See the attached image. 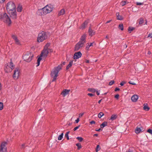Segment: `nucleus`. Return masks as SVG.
<instances>
[{"instance_id":"nucleus-31","label":"nucleus","mask_w":152,"mask_h":152,"mask_svg":"<svg viewBox=\"0 0 152 152\" xmlns=\"http://www.w3.org/2000/svg\"><path fill=\"white\" fill-rule=\"evenodd\" d=\"M64 133H62L60 135H59L58 138V140H61L62 139L63 137Z\"/></svg>"},{"instance_id":"nucleus-48","label":"nucleus","mask_w":152,"mask_h":152,"mask_svg":"<svg viewBox=\"0 0 152 152\" xmlns=\"http://www.w3.org/2000/svg\"><path fill=\"white\" fill-rule=\"evenodd\" d=\"M128 83L130 84H132V85H136V83H134V82H132L131 81H129Z\"/></svg>"},{"instance_id":"nucleus-46","label":"nucleus","mask_w":152,"mask_h":152,"mask_svg":"<svg viewBox=\"0 0 152 152\" xmlns=\"http://www.w3.org/2000/svg\"><path fill=\"white\" fill-rule=\"evenodd\" d=\"M126 83V82L124 81H122L120 84L121 86H123L124 84Z\"/></svg>"},{"instance_id":"nucleus-47","label":"nucleus","mask_w":152,"mask_h":152,"mask_svg":"<svg viewBox=\"0 0 152 152\" xmlns=\"http://www.w3.org/2000/svg\"><path fill=\"white\" fill-rule=\"evenodd\" d=\"M80 126V125H79L78 126H76L73 129L74 131H76L77 129L79 128V127Z\"/></svg>"},{"instance_id":"nucleus-64","label":"nucleus","mask_w":152,"mask_h":152,"mask_svg":"<svg viewBox=\"0 0 152 152\" xmlns=\"http://www.w3.org/2000/svg\"><path fill=\"white\" fill-rule=\"evenodd\" d=\"M126 152H133V151L132 150L129 149L128 151H126Z\"/></svg>"},{"instance_id":"nucleus-58","label":"nucleus","mask_w":152,"mask_h":152,"mask_svg":"<svg viewBox=\"0 0 152 152\" xmlns=\"http://www.w3.org/2000/svg\"><path fill=\"white\" fill-rule=\"evenodd\" d=\"M48 50H49V52H51L53 51V50L52 49H48Z\"/></svg>"},{"instance_id":"nucleus-38","label":"nucleus","mask_w":152,"mask_h":152,"mask_svg":"<svg viewBox=\"0 0 152 152\" xmlns=\"http://www.w3.org/2000/svg\"><path fill=\"white\" fill-rule=\"evenodd\" d=\"M100 149L101 148H100L99 145H97L96 150V152H98V151H99L100 150Z\"/></svg>"},{"instance_id":"nucleus-52","label":"nucleus","mask_w":152,"mask_h":152,"mask_svg":"<svg viewBox=\"0 0 152 152\" xmlns=\"http://www.w3.org/2000/svg\"><path fill=\"white\" fill-rule=\"evenodd\" d=\"M84 114V113H80L79 115V117H81Z\"/></svg>"},{"instance_id":"nucleus-44","label":"nucleus","mask_w":152,"mask_h":152,"mask_svg":"<svg viewBox=\"0 0 152 152\" xmlns=\"http://www.w3.org/2000/svg\"><path fill=\"white\" fill-rule=\"evenodd\" d=\"M114 81L112 80L109 82V85L110 86H111L114 83Z\"/></svg>"},{"instance_id":"nucleus-41","label":"nucleus","mask_w":152,"mask_h":152,"mask_svg":"<svg viewBox=\"0 0 152 152\" xmlns=\"http://www.w3.org/2000/svg\"><path fill=\"white\" fill-rule=\"evenodd\" d=\"M3 103L1 102H0V110H1L3 109Z\"/></svg>"},{"instance_id":"nucleus-49","label":"nucleus","mask_w":152,"mask_h":152,"mask_svg":"<svg viewBox=\"0 0 152 152\" xmlns=\"http://www.w3.org/2000/svg\"><path fill=\"white\" fill-rule=\"evenodd\" d=\"M119 97V95L118 94H116L115 96V98L117 99H118Z\"/></svg>"},{"instance_id":"nucleus-61","label":"nucleus","mask_w":152,"mask_h":152,"mask_svg":"<svg viewBox=\"0 0 152 152\" xmlns=\"http://www.w3.org/2000/svg\"><path fill=\"white\" fill-rule=\"evenodd\" d=\"M96 94H97L98 95H99V92H98V91H97L96 90Z\"/></svg>"},{"instance_id":"nucleus-55","label":"nucleus","mask_w":152,"mask_h":152,"mask_svg":"<svg viewBox=\"0 0 152 152\" xmlns=\"http://www.w3.org/2000/svg\"><path fill=\"white\" fill-rule=\"evenodd\" d=\"M21 148L22 149H24L25 148V144H23L21 146Z\"/></svg>"},{"instance_id":"nucleus-4","label":"nucleus","mask_w":152,"mask_h":152,"mask_svg":"<svg viewBox=\"0 0 152 152\" xmlns=\"http://www.w3.org/2000/svg\"><path fill=\"white\" fill-rule=\"evenodd\" d=\"M16 7L14 2L10 1L7 4L6 9L8 13L15 10Z\"/></svg>"},{"instance_id":"nucleus-43","label":"nucleus","mask_w":152,"mask_h":152,"mask_svg":"<svg viewBox=\"0 0 152 152\" xmlns=\"http://www.w3.org/2000/svg\"><path fill=\"white\" fill-rule=\"evenodd\" d=\"M147 132L152 135V130L149 129L148 130Z\"/></svg>"},{"instance_id":"nucleus-19","label":"nucleus","mask_w":152,"mask_h":152,"mask_svg":"<svg viewBox=\"0 0 152 152\" xmlns=\"http://www.w3.org/2000/svg\"><path fill=\"white\" fill-rule=\"evenodd\" d=\"M138 96L137 95H134L131 97V100L132 102H135L137 101L138 99Z\"/></svg>"},{"instance_id":"nucleus-14","label":"nucleus","mask_w":152,"mask_h":152,"mask_svg":"<svg viewBox=\"0 0 152 152\" xmlns=\"http://www.w3.org/2000/svg\"><path fill=\"white\" fill-rule=\"evenodd\" d=\"M86 35L85 34H83L81 37L79 42L82 43L83 44H84V43L86 42Z\"/></svg>"},{"instance_id":"nucleus-6","label":"nucleus","mask_w":152,"mask_h":152,"mask_svg":"<svg viewBox=\"0 0 152 152\" xmlns=\"http://www.w3.org/2000/svg\"><path fill=\"white\" fill-rule=\"evenodd\" d=\"M14 68V65L13 63L12 62H10L5 68V71L7 73H9L11 72Z\"/></svg>"},{"instance_id":"nucleus-2","label":"nucleus","mask_w":152,"mask_h":152,"mask_svg":"<svg viewBox=\"0 0 152 152\" xmlns=\"http://www.w3.org/2000/svg\"><path fill=\"white\" fill-rule=\"evenodd\" d=\"M0 18L4 22L8 24L9 25H10L11 23L10 18L6 13L0 15Z\"/></svg>"},{"instance_id":"nucleus-57","label":"nucleus","mask_w":152,"mask_h":152,"mask_svg":"<svg viewBox=\"0 0 152 152\" xmlns=\"http://www.w3.org/2000/svg\"><path fill=\"white\" fill-rule=\"evenodd\" d=\"M65 137H66V138L68 140L69 139V136L68 135L65 134Z\"/></svg>"},{"instance_id":"nucleus-50","label":"nucleus","mask_w":152,"mask_h":152,"mask_svg":"<svg viewBox=\"0 0 152 152\" xmlns=\"http://www.w3.org/2000/svg\"><path fill=\"white\" fill-rule=\"evenodd\" d=\"M152 38V33H150L148 35V37Z\"/></svg>"},{"instance_id":"nucleus-7","label":"nucleus","mask_w":152,"mask_h":152,"mask_svg":"<svg viewBox=\"0 0 152 152\" xmlns=\"http://www.w3.org/2000/svg\"><path fill=\"white\" fill-rule=\"evenodd\" d=\"M7 143L5 142L1 143L0 147V152H7Z\"/></svg>"},{"instance_id":"nucleus-53","label":"nucleus","mask_w":152,"mask_h":152,"mask_svg":"<svg viewBox=\"0 0 152 152\" xmlns=\"http://www.w3.org/2000/svg\"><path fill=\"white\" fill-rule=\"evenodd\" d=\"M79 121V118H77L76 120H75V122L76 123H77Z\"/></svg>"},{"instance_id":"nucleus-54","label":"nucleus","mask_w":152,"mask_h":152,"mask_svg":"<svg viewBox=\"0 0 152 152\" xmlns=\"http://www.w3.org/2000/svg\"><path fill=\"white\" fill-rule=\"evenodd\" d=\"M90 124H95V122L94 121H91V122H90Z\"/></svg>"},{"instance_id":"nucleus-42","label":"nucleus","mask_w":152,"mask_h":152,"mask_svg":"<svg viewBox=\"0 0 152 152\" xmlns=\"http://www.w3.org/2000/svg\"><path fill=\"white\" fill-rule=\"evenodd\" d=\"M90 47L89 46V43H87L86 44V50H88Z\"/></svg>"},{"instance_id":"nucleus-25","label":"nucleus","mask_w":152,"mask_h":152,"mask_svg":"<svg viewBox=\"0 0 152 152\" xmlns=\"http://www.w3.org/2000/svg\"><path fill=\"white\" fill-rule=\"evenodd\" d=\"M65 12V10L64 9H62L59 12L58 14V16H60L61 15H63L64 14Z\"/></svg>"},{"instance_id":"nucleus-12","label":"nucleus","mask_w":152,"mask_h":152,"mask_svg":"<svg viewBox=\"0 0 152 152\" xmlns=\"http://www.w3.org/2000/svg\"><path fill=\"white\" fill-rule=\"evenodd\" d=\"M9 13L10 14V16L12 19L14 20L16 19L17 12L15 10L10 12V13Z\"/></svg>"},{"instance_id":"nucleus-27","label":"nucleus","mask_w":152,"mask_h":152,"mask_svg":"<svg viewBox=\"0 0 152 152\" xmlns=\"http://www.w3.org/2000/svg\"><path fill=\"white\" fill-rule=\"evenodd\" d=\"M107 125V122L106 121L104 122L101 124L100 125V126L101 128H103L104 127Z\"/></svg>"},{"instance_id":"nucleus-3","label":"nucleus","mask_w":152,"mask_h":152,"mask_svg":"<svg viewBox=\"0 0 152 152\" xmlns=\"http://www.w3.org/2000/svg\"><path fill=\"white\" fill-rule=\"evenodd\" d=\"M48 37L47 34L46 32L42 31L39 33L37 38V40L39 42H41L46 40Z\"/></svg>"},{"instance_id":"nucleus-23","label":"nucleus","mask_w":152,"mask_h":152,"mask_svg":"<svg viewBox=\"0 0 152 152\" xmlns=\"http://www.w3.org/2000/svg\"><path fill=\"white\" fill-rule=\"evenodd\" d=\"M116 16H117V19L118 20H122L123 19V17L121 15H119V13H116Z\"/></svg>"},{"instance_id":"nucleus-17","label":"nucleus","mask_w":152,"mask_h":152,"mask_svg":"<svg viewBox=\"0 0 152 152\" xmlns=\"http://www.w3.org/2000/svg\"><path fill=\"white\" fill-rule=\"evenodd\" d=\"M12 38L15 40V42L16 44L17 45H19L20 44L19 41L18 39V38L16 36L14 35H12Z\"/></svg>"},{"instance_id":"nucleus-39","label":"nucleus","mask_w":152,"mask_h":152,"mask_svg":"<svg viewBox=\"0 0 152 152\" xmlns=\"http://www.w3.org/2000/svg\"><path fill=\"white\" fill-rule=\"evenodd\" d=\"M126 1H122L121 3V4L122 6H123L126 4Z\"/></svg>"},{"instance_id":"nucleus-9","label":"nucleus","mask_w":152,"mask_h":152,"mask_svg":"<svg viewBox=\"0 0 152 152\" xmlns=\"http://www.w3.org/2000/svg\"><path fill=\"white\" fill-rule=\"evenodd\" d=\"M19 70L18 68H16L14 71V73L13 75V77L14 79H17L19 77Z\"/></svg>"},{"instance_id":"nucleus-13","label":"nucleus","mask_w":152,"mask_h":152,"mask_svg":"<svg viewBox=\"0 0 152 152\" xmlns=\"http://www.w3.org/2000/svg\"><path fill=\"white\" fill-rule=\"evenodd\" d=\"M82 56V53L80 52L79 51L75 53L73 56V58L74 59H77L80 58Z\"/></svg>"},{"instance_id":"nucleus-28","label":"nucleus","mask_w":152,"mask_h":152,"mask_svg":"<svg viewBox=\"0 0 152 152\" xmlns=\"http://www.w3.org/2000/svg\"><path fill=\"white\" fill-rule=\"evenodd\" d=\"M22 9V6L21 5H19L17 8V11L18 12H21Z\"/></svg>"},{"instance_id":"nucleus-32","label":"nucleus","mask_w":152,"mask_h":152,"mask_svg":"<svg viewBox=\"0 0 152 152\" xmlns=\"http://www.w3.org/2000/svg\"><path fill=\"white\" fill-rule=\"evenodd\" d=\"M118 28L120 29L121 31L124 30L123 26V24H120L118 26Z\"/></svg>"},{"instance_id":"nucleus-63","label":"nucleus","mask_w":152,"mask_h":152,"mask_svg":"<svg viewBox=\"0 0 152 152\" xmlns=\"http://www.w3.org/2000/svg\"><path fill=\"white\" fill-rule=\"evenodd\" d=\"M85 61L86 63H89V60H86Z\"/></svg>"},{"instance_id":"nucleus-37","label":"nucleus","mask_w":152,"mask_h":152,"mask_svg":"<svg viewBox=\"0 0 152 152\" xmlns=\"http://www.w3.org/2000/svg\"><path fill=\"white\" fill-rule=\"evenodd\" d=\"M143 21H144V20H143V18H140V20H139V24H142L143 23Z\"/></svg>"},{"instance_id":"nucleus-36","label":"nucleus","mask_w":152,"mask_h":152,"mask_svg":"<svg viewBox=\"0 0 152 152\" xmlns=\"http://www.w3.org/2000/svg\"><path fill=\"white\" fill-rule=\"evenodd\" d=\"M76 138L80 142H82L83 140V138L82 137H77Z\"/></svg>"},{"instance_id":"nucleus-59","label":"nucleus","mask_w":152,"mask_h":152,"mask_svg":"<svg viewBox=\"0 0 152 152\" xmlns=\"http://www.w3.org/2000/svg\"><path fill=\"white\" fill-rule=\"evenodd\" d=\"M5 0H0V3H2L4 2Z\"/></svg>"},{"instance_id":"nucleus-1","label":"nucleus","mask_w":152,"mask_h":152,"mask_svg":"<svg viewBox=\"0 0 152 152\" xmlns=\"http://www.w3.org/2000/svg\"><path fill=\"white\" fill-rule=\"evenodd\" d=\"M62 66V65L61 64L59 65L58 66L55 67L54 69L51 72V76L53 77L52 82L56 80V77L58 76V73L60 70L61 69Z\"/></svg>"},{"instance_id":"nucleus-56","label":"nucleus","mask_w":152,"mask_h":152,"mask_svg":"<svg viewBox=\"0 0 152 152\" xmlns=\"http://www.w3.org/2000/svg\"><path fill=\"white\" fill-rule=\"evenodd\" d=\"M120 90V89L119 88H118V87H116V88H115V91H119V90Z\"/></svg>"},{"instance_id":"nucleus-34","label":"nucleus","mask_w":152,"mask_h":152,"mask_svg":"<svg viewBox=\"0 0 152 152\" xmlns=\"http://www.w3.org/2000/svg\"><path fill=\"white\" fill-rule=\"evenodd\" d=\"M76 146H77V149L78 150L80 149L82 147L80 143H77L76 144Z\"/></svg>"},{"instance_id":"nucleus-21","label":"nucleus","mask_w":152,"mask_h":152,"mask_svg":"<svg viewBox=\"0 0 152 152\" xmlns=\"http://www.w3.org/2000/svg\"><path fill=\"white\" fill-rule=\"evenodd\" d=\"M88 23V22L87 20L85 21L80 26V28L82 29H83L85 28L87 26Z\"/></svg>"},{"instance_id":"nucleus-62","label":"nucleus","mask_w":152,"mask_h":152,"mask_svg":"<svg viewBox=\"0 0 152 152\" xmlns=\"http://www.w3.org/2000/svg\"><path fill=\"white\" fill-rule=\"evenodd\" d=\"M101 130V129L99 128L98 129H96L95 130L96 131L99 132Z\"/></svg>"},{"instance_id":"nucleus-16","label":"nucleus","mask_w":152,"mask_h":152,"mask_svg":"<svg viewBox=\"0 0 152 152\" xmlns=\"http://www.w3.org/2000/svg\"><path fill=\"white\" fill-rule=\"evenodd\" d=\"M44 10L43 9V8L41 9L38 10L37 12V14L39 15L42 16L43 15L45 14V13Z\"/></svg>"},{"instance_id":"nucleus-30","label":"nucleus","mask_w":152,"mask_h":152,"mask_svg":"<svg viewBox=\"0 0 152 152\" xmlns=\"http://www.w3.org/2000/svg\"><path fill=\"white\" fill-rule=\"evenodd\" d=\"M42 60L41 57L40 56L37 59V65L36 66H38L40 64V61Z\"/></svg>"},{"instance_id":"nucleus-60","label":"nucleus","mask_w":152,"mask_h":152,"mask_svg":"<svg viewBox=\"0 0 152 152\" xmlns=\"http://www.w3.org/2000/svg\"><path fill=\"white\" fill-rule=\"evenodd\" d=\"M93 44V43H89V46L91 47V46H92Z\"/></svg>"},{"instance_id":"nucleus-45","label":"nucleus","mask_w":152,"mask_h":152,"mask_svg":"<svg viewBox=\"0 0 152 152\" xmlns=\"http://www.w3.org/2000/svg\"><path fill=\"white\" fill-rule=\"evenodd\" d=\"M143 3H141V2H137L136 3V4L137 5H143Z\"/></svg>"},{"instance_id":"nucleus-18","label":"nucleus","mask_w":152,"mask_h":152,"mask_svg":"<svg viewBox=\"0 0 152 152\" xmlns=\"http://www.w3.org/2000/svg\"><path fill=\"white\" fill-rule=\"evenodd\" d=\"M70 91V90H67L65 89L61 93V94L62 95L64 96H65L66 95H67L69 92Z\"/></svg>"},{"instance_id":"nucleus-24","label":"nucleus","mask_w":152,"mask_h":152,"mask_svg":"<svg viewBox=\"0 0 152 152\" xmlns=\"http://www.w3.org/2000/svg\"><path fill=\"white\" fill-rule=\"evenodd\" d=\"M73 62V61L72 60L70 61L69 63V64L66 67V70H68L69 68L71 67L72 66Z\"/></svg>"},{"instance_id":"nucleus-51","label":"nucleus","mask_w":152,"mask_h":152,"mask_svg":"<svg viewBox=\"0 0 152 152\" xmlns=\"http://www.w3.org/2000/svg\"><path fill=\"white\" fill-rule=\"evenodd\" d=\"M89 96H94V94H93L91 93H88L87 94Z\"/></svg>"},{"instance_id":"nucleus-29","label":"nucleus","mask_w":152,"mask_h":152,"mask_svg":"<svg viewBox=\"0 0 152 152\" xmlns=\"http://www.w3.org/2000/svg\"><path fill=\"white\" fill-rule=\"evenodd\" d=\"M88 91L92 93H95L96 91V90L94 88H88Z\"/></svg>"},{"instance_id":"nucleus-11","label":"nucleus","mask_w":152,"mask_h":152,"mask_svg":"<svg viewBox=\"0 0 152 152\" xmlns=\"http://www.w3.org/2000/svg\"><path fill=\"white\" fill-rule=\"evenodd\" d=\"M48 50L44 48L40 54V56L41 57L43 56L45 57H46L48 56Z\"/></svg>"},{"instance_id":"nucleus-20","label":"nucleus","mask_w":152,"mask_h":152,"mask_svg":"<svg viewBox=\"0 0 152 152\" xmlns=\"http://www.w3.org/2000/svg\"><path fill=\"white\" fill-rule=\"evenodd\" d=\"M88 33L89 35L91 36H92L95 34V32L90 27H89L88 29Z\"/></svg>"},{"instance_id":"nucleus-8","label":"nucleus","mask_w":152,"mask_h":152,"mask_svg":"<svg viewBox=\"0 0 152 152\" xmlns=\"http://www.w3.org/2000/svg\"><path fill=\"white\" fill-rule=\"evenodd\" d=\"M33 57V55L30 56L28 54H25L23 56V58L26 62H30L32 60Z\"/></svg>"},{"instance_id":"nucleus-33","label":"nucleus","mask_w":152,"mask_h":152,"mask_svg":"<svg viewBox=\"0 0 152 152\" xmlns=\"http://www.w3.org/2000/svg\"><path fill=\"white\" fill-rule=\"evenodd\" d=\"M104 115V114L102 112H101L98 114V116L99 118H100Z\"/></svg>"},{"instance_id":"nucleus-5","label":"nucleus","mask_w":152,"mask_h":152,"mask_svg":"<svg viewBox=\"0 0 152 152\" xmlns=\"http://www.w3.org/2000/svg\"><path fill=\"white\" fill-rule=\"evenodd\" d=\"M53 8V6L49 4L47 5L45 7L43 8V9L44 10L45 13L46 14L49 13L52 11Z\"/></svg>"},{"instance_id":"nucleus-22","label":"nucleus","mask_w":152,"mask_h":152,"mask_svg":"<svg viewBox=\"0 0 152 152\" xmlns=\"http://www.w3.org/2000/svg\"><path fill=\"white\" fill-rule=\"evenodd\" d=\"M117 117V116L116 115L113 114L111 116V118L109 119V120L111 121H112L114 120H115Z\"/></svg>"},{"instance_id":"nucleus-40","label":"nucleus","mask_w":152,"mask_h":152,"mask_svg":"<svg viewBox=\"0 0 152 152\" xmlns=\"http://www.w3.org/2000/svg\"><path fill=\"white\" fill-rule=\"evenodd\" d=\"M134 29V28L133 27H129L128 28V31H133ZM131 32V31H130L129 32V33H130Z\"/></svg>"},{"instance_id":"nucleus-10","label":"nucleus","mask_w":152,"mask_h":152,"mask_svg":"<svg viewBox=\"0 0 152 152\" xmlns=\"http://www.w3.org/2000/svg\"><path fill=\"white\" fill-rule=\"evenodd\" d=\"M84 45V44L82 43L78 42L75 46L74 50L75 51L78 50L83 46Z\"/></svg>"},{"instance_id":"nucleus-15","label":"nucleus","mask_w":152,"mask_h":152,"mask_svg":"<svg viewBox=\"0 0 152 152\" xmlns=\"http://www.w3.org/2000/svg\"><path fill=\"white\" fill-rule=\"evenodd\" d=\"M143 129V127L140 126V127H137L135 130V132L137 134L142 132V130Z\"/></svg>"},{"instance_id":"nucleus-26","label":"nucleus","mask_w":152,"mask_h":152,"mask_svg":"<svg viewBox=\"0 0 152 152\" xmlns=\"http://www.w3.org/2000/svg\"><path fill=\"white\" fill-rule=\"evenodd\" d=\"M143 109L145 111H148L149 110L150 108L147 106V104H144L143 105Z\"/></svg>"},{"instance_id":"nucleus-35","label":"nucleus","mask_w":152,"mask_h":152,"mask_svg":"<svg viewBox=\"0 0 152 152\" xmlns=\"http://www.w3.org/2000/svg\"><path fill=\"white\" fill-rule=\"evenodd\" d=\"M50 43H47L45 46V47L44 48H45L46 49H48V48L50 46Z\"/></svg>"}]
</instances>
